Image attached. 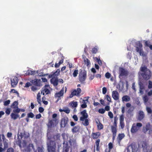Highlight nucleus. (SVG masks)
<instances>
[{
    "label": "nucleus",
    "instance_id": "obj_1",
    "mask_svg": "<svg viewBox=\"0 0 152 152\" xmlns=\"http://www.w3.org/2000/svg\"><path fill=\"white\" fill-rule=\"evenodd\" d=\"M48 139L50 140L47 143L48 150V152H56V144L55 142L53 140H57L60 139V135L59 134L51 135H47Z\"/></svg>",
    "mask_w": 152,
    "mask_h": 152
},
{
    "label": "nucleus",
    "instance_id": "obj_2",
    "mask_svg": "<svg viewBox=\"0 0 152 152\" xmlns=\"http://www.w3.org/2000/svg\"><path fill=\"white\" fill-rule=\"evenodd\" d=\"M140 70L142 72L141 75L144 79L148 80L150 78L151 75V72L147 68L146 66H141L140 68Z\"/></svg>",
    "mask_w": 152,
    "mask_h": 152
},
{
    "label": "nucleus",
    "instance_id": "obj_3",
    "mask_svg": "<svg viewBox=\"0 0 152 152\" xmlns=\"http://www.w3.org/2000/svg\"><path fill=\"white\" fill-rule=\"evenodd\" d=\"M60 72V70L58 69L53 74H50L49 76V78H52L50 80V82L51 83L53 84L54 86H57L58 83V78L57 77L55 78V77L58 76Z\"/></svg>",
    "mask_w": 152,
    "mask_h": 152
},
{
    "label": "nucleus",
    "instance_id": "obj_4",
    "mask_svg": "<svg viewBox=\"0 0 152 152\" xmlns=\"http://www.w3.org/2000/svg\"><path fill=\"white\" fill-rule=\"evenodd\" d=\"M80 113L82 116L80 118V120L82 121V124L85 126H87L89 124L88 120L87 119L88 115L86 113V111L85 110L81 112Z\"/></svg>",
    "mask_w": 152,
    "mask_h": 152
},
{
    "label": "nucleus",
    "instance_id": "obj_5",
    "mask_svg": "<svg viewBox=\"0 0 152 152\" xmlns=\"http://www.w3.org/2000/svg\"><path fill=\"white\" fill-rule=\"evenodd\" d=\"M86 72L84 70H81L79 75V80L81 83H85L86 78Z\"/></svg>",
    "mask_w": 152,
    "mask_h": 152
},
{
    "label": "nucleus",
    "instance_id": "obj_6",
    "mask_svg": "<svg viewBox=\"0 0 152 152\" xmlns=\"http://www.w3.org/2000/svg\"><path fill=\"white\" fill-rule=\"evenodd\" d=\"M142 126V124L140 123H134L132 126L130 131L132 134L137 132Z\"/></svg>",
    "mask_w": 152,
    "mask_h": 152
},
{
    "label": "nucleus",
    "instance_id": "obj_7",
    "mask_svg": "<svg viewBox=\"0 0 152 152\" xmlns=\"http://www.w3.org/2000/svg\"><path fill=\"white\" fill-rule=\"evenodd\" d=\"M148 131H149V134H151L152 132V128L149 123H147L145 126L143 127L142 128V131L144 133L146 134Z\"/></svg>",
    "mask_w": 152,
    "mask_h": 152
},
{
    "label": "nucleus",
    "instance_id": "obj_8",
    "mask_svg": "<svg viewBox=\"0 0 152 152\" xmlns=\"http://www.w3.org/2000/svg\"><path fill=\"white\" fill-rule=\"evenodd\" d=\"M69 119L66 116L62 118L60 122L61 127H64L68 125Z\"/></svg>",
    "mask_w": 152,
    "mask_h": 152
},
{
    "label": "nucleus",
    "instance_id": "obj_9",
    "mask_svg": "<svg viewBox=\"0 0 152 152\" xmlns=\"http://www.w3.org/2000/svg\"><path fill=\"white\" fill-rule=\"evenodd\" d=\"M119 77L123 76H126L128 75V72L127 70H126L123 67H120L119 69Z\"/></svg>",
    "mask_w": 152,
    "mask_h": 152
},
{
    "label": "nucleus",
    "instance_id": "obj_10",
    "mask_svg": "<svg viewBox=\"0 0 152 152\" xmlns=\"http://www.w3.org/2000/svg\"><path fill=\"white\" fill-rule=\"evenodd\" d=\"M64 87H63L60 91L58 93H56L55 94L54 96L55 98H58L57 101L61 99V97L64 94Z\"/></svg>",
    "mask_w": 152,
    "mask_h": 152
},
{
    "label": "nucleus",
    "instance_id": "obj_11",
    "mask_svg": "<svg viewBox=\"0 0 152 152\" xmlns=\"http://www.w3.org/2000/svg\"><path fill=\"white\" fill-rule=\"evenodd\" d=\"M140 145H141L142 148H143V151L144 152H147L149 149V146L148 144L145 141H142L140 142Z\"/></svg>",
    "mask_w": 152,
    "mask_h": 152
},
{
    "label": "nucleus",
    "instance_id": "obj_12",
    "mask_svg": "<svg viewBox=\"0 0 152 152\" xmlns=\"http://www.w3.org/2000/svg\"><path fill=\"white\" fill-rule=\"evenodd\" d=\"M18 81V78L16 76H14L11 79V85L12 87H15L17 85Z\"/></svg>",
    "mask_w": 152,
    "mask_h": 152
},
{
    "label": "nucleus",
    "instance_id": "obj_13",
    "mask_svg": "<svg viewBox=\"0 0 152 152\" xmlns=\"http://www.w3.org/2000/svg\"><path fill=\"white\" fill-rule=\"evenodd\" d=\"M57 121V120L56 119H49L48 123L47 124L48 128L50 129L52 127H54L55 123Z\"/></svg>",
    "mask_w": 152,
    "mask_h": 152
},
{
    "label": "nucleus",
    "instance_id": "obj_14",
    "mask_svg": "<svg viewBox=\"0 0 152 152\" xmlns=\"http://www.w3.org/2000/svg\"><path fill=\"white\" fill-rule=\"evenodd\" d=\"M88 97H86L84 98L83 99H82V103L83 104L81 105V107L83 108H85L87 107L86 104L88 102Z\"/></svg>",
    "mask_w": 152,
    "mask_h": 152
},
{
    "label": "nucleus",
    "instance_id": "obj_15",
    "mask_svg": "<svg viewBox=\"0 0 152 152\" xmlns=\"http://www.w3.org/2000/svg\"><path fill=\"white\" fill-rule=\"evenodd\" d=\"M49 87V85H46L44 88H42L41 93H42L43 95H45L46 94H48L50 93V90L47 88V87Z\"/></svg>",
    "mask_w": 152,
    "mask_h": 152
},
{
    "label": "nucleus",
    "instance_id": "obj_16",
    "mask_svg": "<svg viewBox=\"0 0 152 152\" xmlns=\"http://www.w3.org/2000/svg\"><path fill=\"white\" fill-rule=\"evenodd\" d=\"M31 82L33 85L37 86H41L40 79L36 78L32 80Z\"/></svg>",
    "mask_w": 152,
    "mask_h": 152
},
{
    "label": "nucleus",
    "instance_id": "obj_17",
    "mask_svg": "<svg viewBox=\"0 0 152 152\" xmlns=\"http://www.w3.org/2000/svg\"><path fill=\"white\" fill-rule=\"evenodd\" d=\"M2 138L3 140L4 149H6L8 148V143L7 142L8 140L6 139L4 134H2Z\"/></svg>",
    "mask_w": 152,
    "mask_h": 152
},
{
    "label": "nucleus",
    "instance_id": "obj_18",
    "mask_svg": "<svg viewBox=\"0 0 152 152\" xmlns=\"http://www.w3.org/2000/svg\"><path fill=\"white\" fill-rule=\"evenodd\" d=\"M112 96L114 100H117L119 99V94L117 91H113L112 92Z\"/></svg>",
    "mask_w": 152,
    "mask_h": 152
},
{
    "label": "nucleus",
    "instance_id": "obj_19",
    "mask_svg": "<svg viewBox=\"0 0 152 152\" xmlns=\"http://www.w3.org/2000/svg\"><path fill=\"white\" fill-rule=\"evenodd\" d=\"M145 117V114L144 112L142 111L139 112L137 119L140 121L143 119Z\"/></svg>",
    "mask_w": 152,
    "mask_h": 152
},
{
    "label": "nucleus",
    "instance_id": "obj_20",
    "mask_svg": "<svg viewBox=\"0 0 152 152\" xmlns=\"http://www.w3.org/2000/svg\"><path fill=\"white\" fill-rule=\"evenodd\" d=\"M10 116L11 119L14 120H15L18 118H19V119L20 118L19 115L18 114V113H17L13 112V113H12L10 115Z\"/></svg>",
    "mask_w": 152,
    "mask_h": 152
},
{
    "label": "nucleus",
    "instance_id": "obj_21",
    "mask_svg": "<svg viewBox=\"0 0 152 152\" xmlns=\"http://www.w3.org/2000/svg\"><path fill=\"white\" fill-rule=\"evenodd\" d=\"M69 148L70 147L69 146L68 142L64 144L62 152H68L69 151ZM58 152H59L58 150Z\"/></svg>",
    "mask_w": 152,
    "mask_h": 152
},
{
    "label": "nucleus",
    "instance_id": "obj_22",
    "mask_svg": "<svg viewBox=\"0 0 152 152\" xmlns=\"http://www.w3.org/2000/svg\"><path fill=\"white\" fill-rule=\"evenodd\" d=\"M138 46L139 47H136V50L137 52H138L140 55H141L142 52L141 48L142 47V45L141 43L139 42L138 43Z\"/></svg>",
    "mask_w": 152,
    "mask_h": 152
},
{
    "label": "nucleus",
    "instance_id": "obj_23",
    "mask_svg": "<svg viewBox=\"0 0 152 152\" xmlns=\"http://www.w3.org/2000/svg\"><path fill=\"white\" fill-rule=\"evenodd\" d=\"M82 58L85 64L88 67L90 64V61L84 55L82 56Z\"/></svg>",
    "mask_w": 152,
    "mask_h": 152
},
{
    "label": "nucleus",
    "instance_id": "obj_24",
    "mask_svg": "<svg viewBox=\"0 0 152 152\" xmlns=\"http://www.w3.org/2000/svg\"><path fill=\"white\" fill-rule=\"evenodd\" d=\"M125 135L123 133L119 134L117 138V140L119 144H120L121 140L124 137Z\"/></svg>",
    "mask_w": 152,
    "mask_h": 152
},
{
    "label": "nucleus",
    "instance_id": "obj_25",
    "mask_svg": "<svg viewBox=\"0 0 152 152\" xmlns=\"http://www.w3.org/2000/svg\"><path fill=\"white\" fill-rule=\"evenodd\" d=\"M121 112L122 114L121 115L120 118V122L124 121V116L123 114L125 112V107L123 106L121 107Z\"/></svg>",
    "mask_w": 152,
    "mask_h": 152
},
{
    "label": "nucleus",
    "instance_id": "obj_26",
    "mask_svg": "<svg viewBox=\"0 0 152 152\" xmlns=\"http://www.w3.org/2000/svg\"><path fill=\"white\" fill-rule=\"evenodd\" d=\"M117 122L114 121L113 125L111 126V131H117Z\"/></svg>",
    "mask_w": 152,
    "mask_h": 152
},
{
    "label": "nucleus",
    "instance_id": "obj_27",
    "mask_svg": "<svg viewBox=\"0 0 152 152\" xmlns=\"http://www.w3.org/2000/svg\"><path fill=\"white\" fill-rule=\"evenodd\" d=\"M122 101L123 102H128L130 100V97L128 95H124L123 96L122 98Z\"/></svg>",
    "mask_w": 152,
    "mask_h": 152
},
{
    "label": "nucleus",
    "instance_id": "obj_28",
    "mask_svg": "<svg viewBox=\"0 0 152 152\" xmlns=\"http://www.w3.org/2000/svg\"><path fill=\"white\" fill-rule=\"evenodd\" d=\"M96 122L97 124L98 130H101L103 128V125L99 121L98 122L96 121Z\"/></svg>",
    "mask_w": 152,
    "mask_h": 152
},
{
    "label": "nucleus",
    "instance_id": "obj_29",
    "mask_svg": "<svg viewBox=\"0 0 152 152\" xmlns=\"http://www.w3.org/2000/svg\"><path fill=\"white\" fill-rule=\"evenodd\" d=\"M10 107L12 109H14L18 108V102L17 101H14L11 105Z\"/></svg>",
    "mask_w": 152,
    "mask_h": 152
},
{
    "label": "nucleus",
    "instance_id": "obj_30",
    "mask_svg": "<svg viewBox=\"0 0 152 152\" xmlns=\"http://www.w3.org/2000/svg\"><path fill=\"white\" fill-rule=\"evenodd\" d=\"M79 94H77V91L76 90H74L72 92L71 94L70 95L69 97L70 98H72L74 96L76 95H78Z\"/></svg>",
    "mask_w": 152,
    "mask_h": 152
},
{
    "label": "nucleus",
    "instance_id": "obj_31",
    "mask_svg": "<svg viewBox=\"0 0 152 152\" xmlns=\"http://www.w3.org/2000/svg\"><path fill=\"white\" fill-rule=\"evenodd\" d=\"M25 111V110L24 109H20L18 107L15 109L13 110V112L14 113H19L20 111L24 112Z\"/></svg>",
    "mask_w": 152,
    "mask_h": 152
},
{
    "label": "nucleus",
    "instance_id": "obj_32",
    "mask_svg": "<svg viewBox=\"0 0 152 152\" xmlns=\"http://www.w3.org/2000/svg\"><path fill=\"white\" fill-rule=\"evenodd\" d=\"M129 147H131L133 152H134L137 151V146L135 145L133 143H132Z\"/></svg>",
    "mask_w": 152,
    "mask_h": 152
},
{
    "label": "nucleus",
    "instance_id": "obj_33",
    "mask_svg": "<svg viewBox=\"0 0 152 152\" xmlns=\"http://www.w3.org/2000/svg\"><path fill=\"white\" fill-rule=\"evenodd\" d=\"M80 128L79 126H75L72 129V131L73 132H77L79 131Z\"/></svg>",
    "mask_w": 152,
    "mask_h": 152
},
{
    "label": "nucleus",
    "instance_id": "obj_34",
    "mask_svg": "<svg viewBox=\"0 0 152 152\" xmlns=\"http://www.w3.org/2000/svg\"><path fill=\"white\" fill-rule=\"evenodd\" d=\"M37 98L38 103L40 104H41V94L40 93H38L37 94Z\"/></svg>",
    "mask_w": 152,
    "mask_h": 152
},
{
    "label": "nucleus",
    "instance_id": "obj_35",
    "mask_svg": "<svg viewBox=\"0 0 152 152\" xmlns=\"http://www.w3.org/2000/svg\"><path fill=\"white\" fill-rule=\"evenodd\" d=\"M36 73L35 71L28 70L26 74L27 75H34Z\"/></svg>",
    "mask_w": 152,
    "mask_h": 152
},
{
    "label": "nucleus",
    "instance_id": "obj_36",
    "mask_svg": "<svg viewBox=\"0 0 152 152\" xmlns=\"http://www.w3.org/2000/svg\"><path fill=\"white\" fill-rule=\"evenodd\" d=\"M100 142V140L98 139L96 141V150L97 151H99V143Z\"/></svg>",
    "mask_w": 152,
    "mask_h": 152
},
{
    "label": "nucleus",
    "instance_id": "obj_37",
    "mask_svg": "<svg viewBox=\"0 0 152 152\" xmlns=\"http://www.w3.org/2000/svg\"><path fill=\"white\" fill-rule=\"evenodd\" d=\"M32 147V148L33 149L34 148V146L33 144H29L28 145V147L27 148V150H25V151L26 152H31V149L30 148H29V147Z\"/></svg>",
    "mask_w": 152,
    "mask_h": 152
},
{
    "label": "nucleus",
    "instance_id": "obj_38",
    "mask_svg": "<svg viewBox=\"0 0 152 152\" xmlns=\"http://www.w3.org/2000/svg\"><path fill=\"white\" fill-rule=\"evenodd\" d=\"M109 149L108 150V152H110L111 150L113 148V143L111 142H109L108 145Z\"/></svg>",
    "mask_w": 152,
    "mask_h": 152
},
{
    "label": "nucleus",
    "instance_id": "obj_39",
    "mask_svg": "<svg viewBox=\"0 0 152 152\" xmlns=\"http://www.w3.org/2000/svg\"><path fill=\"white\" fill-rule=\"evenodd\" d=\"M111 132L113 134L112 139L113 141H114L115 139L117 131H111Z\"/></svg>",
    "mask_w": 152,
    "mask_h": 152
},
{
    "label": "nucleus",
    "instance_id": "obj_40",
    "mask_svg": "<svg viewBox=\"0 0 152 152\" xmlns=\"http://www.w3.org/2000/svg\"><path fill=\"white\" fill-rule=\"evenodd\" d=\"M71 105L73 107H75L77 106V102H72L71 103Z\"/></svg>",
    "mask_w": 152,
    "mask_h": 152
},
{
    "label": "nucleus",
    "instance_id": "obj_41",
    "mask_svg": "<svg viewBox=\"0 0 152 152\" xmlns=\"http://www.w3.org/2000/svg\"><path fill=\"white\" fill-rule=\"evenodd\" d=\"M143 99L144 102L146 103L148 100V98L147 95H145L143 96Z\"/></svg>",
    "mask_w": 152,
    "mask_h": 152
},
{
    "label": "nucleus",
    "instance_id": "obj_42",
    "mask_svg": "<svg viewBox=\"0 0 152 152\" xmlns=\"http://www.w3.org/2000/svg\"><path fill=\"white\" fill-rule=\"evenodd\" d=\"M96 60L99 65H102V62L101 60L100 59L99 57V58L96 57Z\"/></svg>",
    "mask_w": 152,
    "mask_h": 152
},
{
    "label": "nucleus",
    "instance_id": "obj_43",
    "mask_svg": "<svg viewBox=\"0 0 152 152\" xmlns=\"http://www.w3.org/2000/svg\"><path fill=\"white\" fill-rule=\"evenodd\" d=\"M34 115L32 112H30L27 114V117L28 118H32L34 117Z\"/></svg>",
    "mask_w": 152,
    "mask_h": 152
},
{
    "label": "nucleus",
    "instance_id": "obj_44",
    "mask_svg": "<svg viewBox=\"0 0 152 152\" xmlns=\"http://www.w3.org/2000/svg\"><path fill=\"white\" fill-rule=\"evenodd\" d=\"M146 110L147 112L148 113L151 114V113H152V110L150 107H147L146 108Z\"/></svg>",
    "mask_w": 152,
    "mask_h": 152
},
{
    "label": "nucleus",
    "instance_id": "obj_45",
    "mask_svg": "<svg viewBox=\"0 0 152 152\" xmlns=\"http://www.w3.org/2000/svg\"><path fill=\"white\" fill-rule=\"evenodd\" d=\"M98 112L99 113L102 114H104L105 112V110L103 108H101L99 110Z\"/></svg>",
    "mask_w": 152,
    "mask_h": 152
},
{
    "label": "nucleus",
    "instance_id": "obj_46",
    "mask_svg": "<svg viewBox=\"0 0 152 152\" xmlns=\"http://www.w3.org/2000/svg\"><path fill=\"white\" fill-rule=\"evenodd\" d=\"M139 89H145V86L142 83H139Z\"/></svg>",
    "mask_w": 152,
    "mask_h": 152
},
{
    "label": "nucleus",
    "instance_id": "obj_47",
    "mask_svg": "<svg viewBox=\"0 0 152 152\" xmlns=\"http://www.w3.org/2000/svg\"><path fill=\"white\" fill-rule=\"evenodd\" d=\"M16 143L18 145L20 148H22V146L21 145V140L19 139L16 142Z\"/></svg>",
    "mask_w": 152,
    "mask_h": 152
},
{
    "label": "nucleus",
    "instance_id": "obj_48",
    "mask_svg": "<svg viewBox=\"0 0 152 152\" xmlns=\"http://www.w3.org/2000/svg\"><path fill=\"white\" fill-rule=\"evenodd\" d=\"M78 74V70H76L74 71L72 74H73V76L74 77H75L77 76Z\"/></svg>",
    "mask_w": 152,
    "mask_h": 152
},
{
    "label": "nucleus",
    "instance_id": "obj_49",
    "mask_svg": "<svg viewBox=\"0 0 152 152\" xmlns=\"http://www.w3.org/2000/svg\"><path fill=\"white\" fill-rule=\"evenodd\" d=\"M148 88L149 89H151L152 88V82L151 80H149L148 81Z\"/></svg>",
    "mask_w": 152,
    "mask_h": 152
},
{
    "label": "nucleus",
    "instance_id": "obj_50",
    "mask_svg": "<svg viewBox=\"0 0 152 152\" xmlns=\"http://www.w3.org/2000/svg\"><path fill=\"white\" fill-rule=\"evenodd\" d=\"M64 57L63 55L61 54V60H60V61L58 62L59 64H61L63 63L64 62Z\"/></svg>",
    "mask_w": 152,
    "mask_h": 152
},
{
    "label": "nucleus",
    "instance_id": "obj_51",
    "mask_svg": "<svg viewBox=\"0 0 152 152\" xmlns=\"http://www.w3.org/2000/svg\"><path fill=\"white\" fill-rule=\"evenodd\" d=\"M105 77L107 79H109L111 77V74L108 72H107L105 74Z\"/></svg>",
    "mask_w": 152,
    "mask_h": 152
},
{
    "label": "nucleus",
    "instance_id": "obj_52",
    "mask_svg": "<svg viewBox=\"0 0 152 152\" xmlns=\"http://www.w3.org/2000/svg\"><path fill=\"white\" fill-rule=\"evenodd\" d=\"M120 126H121V128L123 129L125 126V124L124 121L120 122Z\"/></svg>",
    "mask_w": 152,
    "mask_h": 152
},
{
    "label": "nucleus",
    "instance_id": "obj_53",
    "mask_svg": "<svg viewBox=\"0 0 152 152\" xmlns=\"http://www.w3.org/2000/svg\"><path fill=\"white\" fill-rule=\"evenodd\" d=\"M6 152H14V150L13 148L10 147L7 149V151Z\"/></svg>",
    "mask_w": 152,
    "mask_h": 152
},
{
    "label": "nucleus",
    "instance_id": "obj_54",
    "mask_svg": "<svg viewBox=\"0 0 152 152\" xmlns=\"http://www.w3.org/2000/svg\"><path fill=\"white\" fill-rule=\"evenodd\" d=\"M10 100H8L4 102V105L5 106H7L10 104Z\"/></svg>",
    "mask_w": 152,
    "mask_h": 152
},
{
    "label": "nucleus",
    "instance_id": "obj_55",
    "mask_svg": "<svg viewBox=\"0 0 152 152\" xmlns=\"http://www.w3.org/2000/svg\"><path fill=\"white\" fill-rule=\"evenodd\" d=\"M11 109L10 108H7L6 110L5 113L9 115L10 113Z\"/></svg>",
    "mask_w": 152,
    "mask_h": 152
},
{
    "label": "nucleus",
    "instance_id": "obj_56",
    "mask_svg": "<svg viewBox=\"0 0 152 152\" xmlns=\"http://www.w3.org/2000/svg\"><path fill=\"white\" fill-rule=\"evenodd\" d=\"M43 149L44 148L43 147H39L37 148V150L38 152H44Z\"/></svg>",
    "mask_w": 152,
    "mask_h": 152
},
{
    "label": "nucleus",
    "instance_id": "obj_57",
    "mask_svg": "<svg viewBox=\"0 0 152 152\" xmlns=\"http://www.w3.org/2000/svg\"><path fill=\"white\" fill-rule=\"evenodd\" d=\"M36 86H32L31 87V89L32 91H36L37 89V88Z\"/></svg>",
    "mask_w": 152,
    "mask_h": 152
},
{
    "label": "nucleus",
    "instance_id": "obj_58",
    "mask_svg": "<svg viewBox=\"0 0 152 152\" xmlns=\"http://www.w3.org/2000/svg\"><path fill=\"white\" fill-rule=\"evenodd\" d=\"M102 91V93L103 94H105L106 93L107 91V89L105 87H104L103 88Z\"/></svg>",
    "mask_w": 152,
    "mask_h": 152
},
{
    "label": "nucleus",
    "instance_id": "obj_59",
    "mask_svg": "<svg viewBox=\"0 0 152 152\" xmlns=\"http://www.w3.org/2000/svg\"><path fill=\"white\" fill-rule=\"evenodd\" d=\"M106 99H107V100L110 102H111V98L110 96L107 95H106Z\"/></svg>",
    "mask_w": 152,
    "mask_h": 152
},
{
    "label": "nucleus",
    "instance_id": "obj_60",
    "mask_svg": "<svg viewBox=\"0 0 152 152\" xmlns=\"http://www.w3.org/2000/svg\"><path fill=\"white\" fill-rule=\"evenodd\" d=\"M64 112L67 114H69L70 113V110L68 107H66V109H64Z\"/></svg>",
    "mask_w": 152,
    "mask_h": 152
},
{
    "label": "nucleus",
    "instance_id": "obj_61",
    "mask_svg": "<svg viewBox=\"0 0 152 152\" xmlns=\"http://www.w3.org/2000/svg\"><path fill=\"white\" fill-rule=\"evenodd\" d=\"M108 116H109L110 118H113V113L112 112L110 111L108 113Z\"/></svg>",
    "mask_w": 152,
    "mask_h": 152
},
{
    "label": "nucleus",
    "instance_id": "obj_62",
    "mask_svg": "<svg viewBox=\"0 0 152 152\" xmlns=\"http://www.w3.org/2000/svg\"><path fill=\"white\" fill-rule=\"evenodd\" d=\"M39 111L40 113H42L44 111V109L42 107H40L39 108Z\"/></svg>",
    "mask_w": 152,
    "mask_h": 152
},
{
    "label": "nucleus",
    "instance_id": "obj_63",
    "mask_svg": "<svg viewBox=\"0 0 152 152\" xmlns=\"http://www.w3.org/2000/svg\"><path fill=\"white\" fill-rule=\"evenodd\" d=\"M72 118L75 121H78V118L77 115H73Z\"/></svg>",
    "mask_w": 152,
    "mask_h": 152
},
{
    "label": "nucleus",
    "instance_id": "obj_64",
    "mask_svg": "<svg viewBox=\"0 0 152 152\" xmlns=\"http://www.w3.org/2000/svg\"><path fill=\"white\" fill-rule=\"evenodd\" d=\"M31 84L30 82H28L26 83L25 87H28L31 86Z\"/></svg>",
    "mask_w": 152,
    "mask_h": 152
}]
</instances>
